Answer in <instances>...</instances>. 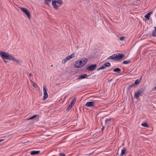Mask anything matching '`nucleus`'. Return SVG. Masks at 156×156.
Masks as SVG:
<instances>
[{
	"instance_id": "obj_1",
	"label": "nucleus",
	"mask_w": 156,
	"mask_h": 156,
	"mask_svg": "<svg viewBox=\"0 0 156 156\" xmlns=\"http://www.w3.org/2000/svg\"><path fill=\"white\" fill-rule=\"evenodd\" d=\"M87 62V59L86 58H81L80 61H77L74 64V67L76 68H81L85 65Z\"/></svg>"
},
{
	"instance_id": "obj_8",
	"label": "nucleus",
	"mask_w": 156,
	"mask_h": 156,
	"mask_svg": "<svg viewBox=\"0 0 156 156\" xmlns=\"http://www.w3.org/2000/svg\"><path fill=\"white\" fill-rule=\"evenodd\" d=\"M95 102L94 101H89L87 102L85 105L88 107H91L94 106Z\"/></svg>"
},
{
	"instance_id": "obj_35",
	"label": "nucleus",
	"mask_w": 156,
	"mask_h": 156,
	"mask_svg": "<svg viewBox=\"0 0 156 156\" xmlns=\"http://www.w3.org/2000/svg\"><path fill=\"white\" fill-rule=\"evenodd\" d=\"M110 66V63L108 62V67L109 66Z\"/></svg>"
},
{
	"instance_id": "obj_10",
	"label": "nucleus",
	"mask_w": 156,
	"mask_h": 156,
	"mask_svg": "<svg viewBox=\"0 0 156 156\" xmlns=\"http://www.w3.org/2000/svg\"><path fill=\"white\" fill-rule=\"evenodd\" d=\"M107 67V62L104 64V66H101L99 68L97 69V71H99L101 69H104Z\"/></svg>"
},
{
	"instance_id": "obj_34",
	"label": "nucleus",
	"mask_w": 156,
	"mask_h": 156,
	"mask_svg": "<svg viewBox=\"0 0 156 156\" xmlns=\"http://www.w3.org/2000/svg\"><path fill=\"white\" fill-rule=\"evenodd\" d=\"M32 74L31 73H30V74H29V76L30 77H31V76H32Z\"/></svg>"
},
{
	"instance_id": "obj_15",
	"label": "nucleus",
	"mask_w": 156,
	"mask_h": 156,
	"mask_svg": "<svg viewBox=\"0 0 156 156\" xmlns=\"http://www.w3.org/2000/svg\"><path fill=\"white\" fill-rule=\"evenodd\" d=\"M8 57V59H9V60H12L13 61L14 58L12 55H9V54Z\"/></svg>"
},
{
	"instance_id": "obj_17",
	"label": "nucleus",
	"mask_w": 156,
	"mask_h": 156,
	"mask_svg": "<svg viewBox=\"0 0 156 156\" xmlns=\"http://www.w3.org/2000/svg\"><path fill=\"white\" fill-rule=\"evenodd\" d=\"M76 98H73L71 101L70 104L72 105L73 104H74L76 102Z\"/></svg>"
},
{
	"instance_id": "obj_6",
	"label": "nucleus",
	"mask_w": 156,
	"mask_h": 156,
	"mask_svg": "<svg viewBox=\"0 0 156 156\" xmlns=\"http://www.w3.org/2000/svg\"><path fill=\"white\" fill-rule=\"evenodd\" d=\"M114 55H115L114 58H115V61L119 60L124 56V55L123 54H114Z\"/></svg>"
},
{
	"instance_id": "obj_28",
	"label": "nucleus",
	"mask_w": 156,
	"mask_h": 156,
	"mask_svg": "<svg viewBox=\"0 0 156 156\" xmlns=\"http://www.w3.org/2000/svg\"><path fill=\"white\" fill-rule=\"evenodd\" d=\"M68 61V60H67V59H66V58H65L62 61V63H63V64H65L67 61Z\"/></svg>"
},
{
	"instance_id": "obj_32",
	"label": "nucleus",
	"mask_w": 156,
	"mask_h": 156,
	"mask_svg": "<svg viewBox=\"0 0 156 156\" xmlns=\"http://www.w3.org/2000/svg\"><path fill=\"white\" fill-rule=\"evenodd\" d=\"M133 86H135V85H134L133 84L132 85H130V86H129V87H128V89H130L131 87H133Z\"/></svg>"
},
{
	"instance_id": "obj_39",
	"label": "nucleus",
	"mask_w": 156,
	"mask_h": 156,
	"mask_svg": "<svg viewBox=\"0 0 156 156\" xmlns=\"http://www.w3.org/2000/svg\"><path fill=\"white\" fill-rule=\"evenodd\" d=\"M156 89V87H155L153 89Z\"/></svg>"
},
{
	"instance_id": "obj_9",
	"label": "nucleus",
	"mask_w": 156,
	"mask_h": 156,
	"mask_svg": "<svg viewBox=\"0 0 156 156\" xmlns=\"http://www.w3.org/2000/svg\"><path fill=\"white\" fill-rule=\"evenodd\" d=\"M143 92L142 90H140L136 92L134 94V97H135L136 99H137L139 96H142V94L143 93Z\"/></svg>"
},
{
	"instance_id": "obj_12",
	"label": "nucleus",
	"mask_w": 156,
	"mask_h": 156,
	"mask_svg": "<svg viewBox=\"0 0 156 156\" xmlns=\"http://www.w3.org/2000/svg\"><path fill=\"white\" fill-rule=\"evenodd\" d=\"M87 76V75L86 74L81 75L80 76L77 78V79H83L86 78Z\"/></svg>"
},
{
	"instance_id": "obj_36",
	"label": "nucleus",
	"mask_w": 156,
	"mask_h": 156,
	"mask_svg": "<svg viewBox=\"0 0 156 156\" xmlns=\"http://www.w3.org/2000/svg\"><path fill=\"white\" fill-rule=\"evenodd\" d=\"M4 139H1V140H0V142H1L2 141H3L4 140Z\"/></svg>"
},
{
	"instance_id": "obj_22",
	"label": "nucleus",
	"mask_w": 156,
	"mask_h": 156,
	"mask_svg": "<svg viewBox=\"0 0 156 156\" xmlns=\"http://www.w3.org/2000/svg\"><path fill=\"white\" fill-rule=\"evenodd\" d=\"M155 29L153 31L152 33V35L153 36L156 37V27H155Z\"/></svg>"
},
{
	"instance_id": "obj_16",
	"label": "nucleus",
	"mask_w": 156,
	"mask_h": 156,
	"mask_svg": "<svg viewBox=\"0 0 156 156\" xmlns=\"http://www.w3.org/2000/svg\"><path fill=\"white\" fill-rule=\"evenodd\" d=\"M126 151V149L125 148H123V149L122 150L121 152V155L122 156L125 153Z\"/></svg>"
},
{
	"instance_id": "obj_14",
	"label": "nucleus",
	"mask_w": 156,
	"mask_h": 156,
	"mask_svg": "<svg viewBox=\"0 0 156 156\" xmlns=\"http://www.w3.org/2000/svg\"><path fill=\"white\" fill-rule=\"evenodd\" d=\"M152 12H150L147 13L146 15L144 17H145L148 20H149V17L151 14Z\"/></svg>"
},
{
	"instance_id": "obj_7",
	"label": "nucleus",
	"mask_w": 156,
	"mask_h": 156,
	"mask_svg": "<svg viewBox=\"0 0 156 156\" xmlns=\"http://www.w3.org/2000/svg\"><path fill=\"white\" fill-rule=\"evenodd\" d=\"M43 88L44 96L43 97V100H45L48 97V95L46 89L44 87H43Z\"/></svg>"
},
{
	"instance_id": "obj_18",
	"label": "nucleus",
	"mask_w": 156,
	"mask_h": 156,
	"mask_svg": "<svg viewBox=\"0 0 156 156\" xmlns=\"http://www.w3.org/2000/svg\"><path fill=\"white\" fill-rule=\"evenodd\" d=\"M51 0H44V3L46 5H49L50 3L51 2Z\"/></svg>"
},
{
	"instance_id": "obj_33",
	"label": "nucleus",
	"mask_w": 156,
	"mask_h": 156,
	"mask_svg": "<svg viewBox=\"0 0 156 156\" xmlns=\"http://www.w3.org/2000/svg\"><path fill=\"white\" fill-rule=\"evenodd\" d=\"M104 126H103L101 128V130L102 131H103V130H104Z\"/></svg>"
},
{
	"instance_id": "obj_19",
	"label": "nucleus",
	"mask_w": 156,
	"mask_h": 156,
	"mask_svg": "<svg viewBox=\"0 0 156 156\" xmlns=\"http://www.w3.org/2000/svg\"><path fill=\"white\" fill-rule=\"evenodd\" d=\"M13 61L14 62H16L17 63H18V64H20L22 62L21 61L17 59L16 58H14V59Z\"/></svg>"
},
{
	"instance_id": "obj_29",
	"label": "nucleus",
	"mask_w": 156,
	"mask_h": 156,
	"mask_svg": "<svg viewBox=\"0 0 156 156\" xmlns=\"http://www.w3.org/2000/svg\"><path fill=\"white\" fill-rule=\"evenodd\" d=\"M32 82L33 83L32 84V85L33 86V87H34L35 88L37 87V84L34 82H33V81H32Z\"/></svg>"
},
{
	"instance_id": "obj_21",
	"label": "nucleus",
	"mask_w": 156,
	"mask_h": 156,
	"mask_svg": "<svg viewBox=\"0 0 156 156\" xmlns=\"http://www.w3.org/2000/svg\"><path fill=\"white\" fill-rule=\"evenodd\" d=\"M72 105H69V106L66 109V110L68 111H69L72 108Z\"/></svg>"
},
{
	"instance_id": "obj_31",
	"label": "nucleus",
	"mask_w": 156,
	"mask_h": 156,
	"mask_svg": "<svg viewBox=\"0 0 156 156\" xmlns=\"http://www.w3.org/2000/svg\"><path fill=\"white\" fill-rule=\"evenodd\" d=\"M59 156H66L65 154L63 153H60L59 154Z\"/></svg>"
},
{
	"instance_id": "obj_27",
	"label": "nucleus",
	"mask_w": 156,
	"mask_h": 156,
	"mask_svg": "<svg viewBox=\"0 0 156 156\" xmlns=\"http://www.w3.org/2000/svg\"><path fill=\"white\" fill-rule=\"evenodd\" d=\"M130 62V60L125 61L123 62V64H128Z\"/></svg>"
},
{
	"instance_id": "obj_24",
	"label": "nucleus",
	"mask_w": 156,
	"mask_h": 156,
	"mask_svg": "<svg viewBox=\"0 0 156 156\" xmlns=\"http://www.w3.org/2000/svg\"><path fill=\"white\" fill-rule=\"evenodd\" d=\"M141 125L142 126H144V127H148V125L146 122H144V123H142L141 124Z\"/></svg>"
},
{
	"instance_id": "obj_2",
	"label": "nucleus",
	"mask_w": 156,
	"mask_h": 156,
	"mask_svg": "<svg viewBox=\"0 0 156 156\" xmlns=\"http://www.w3.org/2000/svg\"><path fill=\"white\" fill-rule=\"evenodd\" d=\"M62 5L63 4L62 0H53L52 1V5L53 8L55 9H58V7L56 4V3Z\"/></svg>"
},
{
	"instance_id": "obj_26",
	"label": "nucleus",
	"mask_w": 156,
	"mask_h": 156,
	"mask_svg": "<svg viewBox=\"0 0 156 156\" xmlns=\"http://www.w3.org/2000/svg\"><path fill=\"white\" fill-rule=\"evenodd\" d=\"M115 56V55H112L111 56L109 57L108 58V59H115L114 56Z\"/></svg>"
},
{
	"instance_id": "obj_23",
	"label": "nucleus",
	"mask_w": 156,
	"mask_h": 156,
	"mask_svg": "<svg viewBox=\"0 0 156 156\" xmlns=\"http://www.w3.org/2000/svg\"><path fill=\"white\" fill-rule=\"evenodd\" d=\"M37 116V115H34V116L30 117V118H29V119H28V120H31V119H33L36 118Z\"/></svg>"
},
{
	"instance_id": "obj_5",
	"label": "nucleus",
	"mask_w": 156,
	"mask_h": 156,
	"mask_svg": "<svg viewBox=\"0 0 156 156\" xmlns=\"http://www.w3.org/2000/svg\"><path fill=\"white\" fill-rule=\"evenodd\" d=\"M96 64H93L87 66L86 69L89 71H92L96 69L97 67Z\"/></svg>"
},
{
	"instance_id": "obj_30",
	"label": "nucleus",
	"mask_w": 156,
	"mask_h": 156,
	"mask_svg": "<svg viewBox=\"0 0 156 156\" xmlns=\"http://www.w3.org/2000/svg\"><path fill=\"white\" fill-rule=\"evenodd\" d=\"M125 39V37H120L119 38V40L121 41H124V40Z\"/></svg>"
},
{
	"instance_id": "obj_20",
	"label": "nucleus",
	"mask_w": 156,
	"mask_h": 156,
	"mask_svg": "<svg viewBox=\"0 0 156 156\" xmlns=\"http://www.w3.org/2000/svg\"><path fill=\"white\" fill-rule=\"evenodd\" d=\"M113 71L114 72H117L118 73H119L120 72L121 69L119 68H116L113 69Z\"/></svg>"
},
{
	"instance_id": "obj_4",
	"label": "nucleus",
	"mask_w": 156,
	"mask_h": 156,
	"mask_svg": "<svg viewBox=\"0 0 156 156\" xmlns=\"http://www.w3.org/2000/svg\"><path fill=\"white\" fill-rule=\"evenodd\" d=\"M20 9L26 15L28 18L30 19V13L28 10L26 8L20 7Z\"/></svg>"
},
{
	"instance_id": "obj_38",
	"label": "nucleus",
	"mask_w": 156,
	"mask_h": 156,
	"mask_svg": "<svg viewBox=\"0 0 156 156\" xmlns=\"http://www.w3.org/2000/svg\"><path fill=\"white\" fill-rule=\"evenodd\" d=\"M105 122L106 123L107 122V119H106L105 120Z\"/></svg>"
},
{
	"instance_id": "obj_11",
	"label": "nucleus",
	"mask_w": 156,
	"mask_h": 156,
	"mask_svg": "<svg viewBox=\"0 0 156 156\" xmlns=\"http://www.w3.org/2000/svg\"><path fill=\"white\" fill-rule=\"evenodd\" d=\"M75 56V54L74 53H72L71 55L68 56L66 57V58L68 61L69 60L71 59L73 57Z\"/></svg>"
},
{
	"instance_id": "obj_3",
	"label": "nucleus",
	"mask_w": 156,
	"mask_h": 156,
	"mask_svg": "<svg viewBox=\"0 0 156 156\" xmlns=\"http://www.w3.org/2000/svg\"><path fill=\"white\" fill-rule=\"evenodd\" d=\"M0 56L3 60L8 59V53L7 52L0 51Z\"/></svg>"
},
{
	"instance_id": "obj_13",
	"label": "nucleus",
	"mask_w": 156,
	"mask_h": 156,
	"mask_svg": "<svg viewBox=\"0 0 156 156\" xmlns=\"http://www.w3.org/2000/svg\"><path fill=\"white\" fill-rule=\"evenodd\" d=\"M40 152V151H33L31 152V155L37 154H39Z\"/></svg>"
},
{
	"instance_id": "obj_25",
	"label": "nucleus",
	"mask_w": 156,
	"mask_h": 156,
	"mask_svg": "<svg viewBox=\"0 0 156 156\" xmlns=\"http://www.w3.org/2000/svg\"><path fill=\"white\" fill-rule=\"evenodd\" d=\"M140 82V80H136L135 82L134 83H133V84L135 86H136Z\"/></svg>"
},
{
	"instance_id": "obj_37",
	"label": "nucleus",
	"mask_w": 156,
	"mask_h": 156,
	"mask_svg": "<svg viewBox=\"0 0 156 156\" xmlns=\"http://www.w3.org/2000/svg\"><path fill=\"white\" fill-rule=\"evenodd\" d=\"M4 60V62H5V63H6V62H7V61H6L5 60Z\"/></svg>"
}]
</instances>
